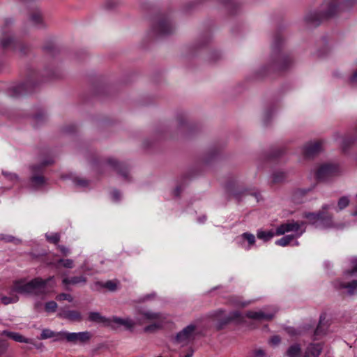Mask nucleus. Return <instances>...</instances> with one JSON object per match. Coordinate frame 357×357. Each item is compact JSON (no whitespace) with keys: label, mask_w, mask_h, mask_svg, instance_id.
Listing matches in <instances>:
<instances>
[{"label":"nucleus","mask_w":357,"mask_h":357,"mask_svg":"<svg viewBox=\"0 0 357 357\" xmlns=\"http://www.w3.org/2000/svg\"><path fill=\"white\" fill-rule=\"evenodd\" d=\"M50 282H54V276H50L45 280L38 277L29 282L24 279L15 280L11 287L10 296H1L0 300L2 303L8 305L19 301V297L15 294L33 296L45 295L48 292L47 287Z\"/></svg>","instance_id":"f257e3e1"},{"label":"nucleus","mask_w":357,"mask_h":357,"mask_svg":"<svg viewBox=\"0 0 357 357\" xmlns=\"http://www.w3.org/2000/svg\"><path fill=\"white\" fill-rule=\"evenodd\" d=\"M356 3L357 0H325L322 10L324 17H331L350 10Z\"/></svg>","instance_id":"f03ea898"},{"label":"nucleus","mask_w":357,"mask_h":357,"mask_svg":"<svg viewBox=\"0 0 357 357\" xmlns=\"http://www.w3.org/2000/svg\"><path fill=\"white\" fill-rule=\"evenodd\" d=\"M332 205L326 204L323 206L324 211L329 209ZM347 226L344 223H335L332 216L326 211L314 213V228L316 229L335 228L342 229Z\"/></svg>","instance_id":"7ed1b4c3"},{"label":"nucleus","mask_w":357,"mask_h":357,"mask_svg":"<svg viewBox=\"0 0 357 357\" xmlns=\"http://www.w3.org/2000/svg\"><path fill=\"white\" fill-rule=\"evenodd\" d=\"M54 162L52 159L43 161L42 164L33 165L31 167L32 176L29 180V188L33 190H36L42 188L45 184V178L42 175L43 168Z\"/></svg>","instance_id":"20e7f679"},{"label":"nucleus","mask_w":357,"mask_h":357,"mask_svg":"<svg viewBox=\"0 0 357 357\" xmlns=\"http://www.w3.org/2000/svg\"><path fill=\"white\" fill-rule=\"evenodd\" d=\"M340 168L337 164L325 162L319 166L316 172V177L320 181H326L339 175Z\"/></svg>","instance_id":"39448f33"},{"label":"nucleus","mask_w":357,"mask_h":357,"mask_svg":"<svg viewBox=\"0 0 357 357\" xmlns=\"http://www.w3.org/2000/svg\"><path fill=\"white\" fill-rule=\"evenodd\" d=\"M58 335L60 336L57 340H61L65 339L67 342L77 344H85L90 340L91 338V334L89 331H83L78 333H70L67 331H61L58 333Z\"/></svg>","instance_id":"423d86ee"},{"label":"nucleus","mask_w":357,"mask_h":357,"mask_svg":"<svg viewBox=\"0 0 357 357\" xmlns=\"http://www.w3.org/2000/svg\"><path fill=\"white\" fill-rule=\"evenodd\" d=\"M196 335V326L190 324L177 333L175 342L181 346H185L195 339Z\"/></svg>","instance_id":"0eeeda50"},{"label":"nucleus","mask_w":357,"mask_h":357,"mask_svg":"<svg viewBox=\"0 0 357 357\" xmlns=\"http://www.w3.org/2000/svg\"><path fill=\"white\" fill-rule=\"evenodd\" d=\"M213 316L218 321V329L222 328L225 325L231 321L241 319L242 318L241 313L238 310L232 311L226 315L222 310H218L213 313Z\"/></svg>","instance_id":"6e6552de"},{"label":"nucleus","mask_w":357,"mask_h":357,"mask_svg":"<svg viewBox=\"0 0 357 357\" xmlns=\"http://www.w3.org/2000/svg\"><path fill=\"white\" fill-rule=\"evenodd\" d=\"M276 312V310H273L271 312L249 310L246 312L245 317L255 321H269L273 319Z\"/></svg>","instance_id":"1a4fd4ad"},{"label":"nucleus","mask_w":357,"mask_h":357,"mask_svg":"<svg viewBox=\"0 0 357 357\" xmlns=\"http://www.w3.org/2000/svg\"><path fill=\"white\" fill-rule=\"evenodd\" d=\"M331 324V319L330 317L326 313H322L320 315L317 328L314 331V335H325L328 332Z\"/></svg>","instance_id":"9d476101"},{"label":"nucleus","mask_w":357,"mask_h":357,"mask_svg":"<svg viewBox=\"0 0 357 357\" xmlns=\"http://www.w3.org/2000/svg\"><path fill=\"white\" fill-rule=\"evenodd\" d=\"M33 89V84L30 82L22 83L10 88V96L15 98L31 93Z\"/></svg>","instance_id":"9b49d317"},{"label":"nucleus","mask_w":357,"mask_h":357,"mask_svg":"<svg viewBox=\"0 0 357 357\" xmlns=\"http://www.w3.org/2000/svg\"><path fill=\"white\" fill-rule=\"evenodd\" d=\"M0 47L3 49L10 48L12 50L19 49L20 52L24 53V45L20 42L15 40L10 36H3L0 38Z\"/></svg>","instance_id":"f8f14e48"},{"label":"nucleus","mask_w":357,"mask_h":357,"mask_svg":"<svg viewBox=\"0 0 357 357\" xmlns=\"http://www.w3.org/2000/svg\"><path fill=\"white\" fill-rule=\"evenodd\" d=\"M311 188H298L292 192L291 200L295 204H301L307 201L309 198Z\"/></svg>","instance_id":"ddd939ff"},{"label":"nucleus","mask_w":357,"mask_h":357,"mask_svg":"<svg viewBox=\"0 0 357 357\" xmlns=\"http://www.w3.org/2000/svg\"><path fill=\"white\" fill-rule=\"evenodd\" d=\"M155 31L160 36H167L172 33L174 26L169 20H162L155 26Z\"/></svg>","instance_id":"4468645a"},{"label":"nucleus","mask_w":357,"mask_h":357,"mask_svg":"<svg viewBox=\"0 0 357 357\" xmlns=\"http://www.w3.org/2000/svg\"><path fill=\"white\" fill-rule=\"evenodd\" d=\"M301 225L298 222L291 221L279 225L275 231V235H283L289 231H298Z\"/></svg>","instance_id":"2eb2a0df"},{"label":"nucleus","mask_w":357,"mask_h":357,"mask_svg":"<svg viewBox=\"0 0 357 357\" xmlns=\"http://www.w3.org/2000/svg\"><path fill=\"white\" fill-rule=\"evenodd\" d=\"M294 62V59L290 55L280 54L275 63V68L280 70H285L291 68Z\"/></svg>","instance_id":"dca6fc26"},{"label":"nucleus","mask_w":357,"mask_h":357,"mask_svg":"<svg viewBox=\"0 0 357 357\" xmlns=\"http://www.w3.org/2000/svg\"><path fill=\"white\" fill-rule=\"evenodd\" d=\"M137 312V314L141 315L144 319L149 321H158L162 319V314L160 312H155L143 308H138Z\"/></svg>","instance_id":"f3484780"},{"label":"nucleus","mask_w":357,"mask_h":357,"mask_svg":"<svg viewBox=\"0 0 357 357\" xmlns=\"http://www.w3.org/2000/svg\"><path fill=\"white\" fill-rule=\"evenodd\" d=\"M89 320L92 322L102 323L105 326L113 327L112 324L111 319L106 318L100 314L98 312H91L89 314Z\"/></svg>","instance_id":"a211bd4d"},{"label":"nucleus","mask_w":357,"mask_h":357,"mask_svg":"<svg viewBox=\"0 0 357 357\" xmlns=\"http://www.w3.org/2000/svg\"><path fill=\"white\" fill-rule=\"evenodd\" d=\"M112 324H113V327L115 326H123L128 330H132L135 326V322L129 318L122 319L118 317H113L111 318Z\"/></svg>","instance_id":"6ab92c4d"},{"label":"nucleus","mask_w":357,"mask_h":357,"mask_svg":"<svg viewBox=\"0 0 357 357\" xmlns=\"http://www.w3.org/2000/svg\"><path fill=\"white\" fill-rule=\"evenodd\" d=\"M107 164L111 167H113L114 169L123 178H127L128 177V168L124 167L122 164H120L116 160L109 158L107 160Z\"/></svg>","instance_id":"aec40b11"},{"label":"nucleus","mask_w":357,"mask_h":357,"mask_svg":"<svg viewBox=\"0 0 357 357\" xmlns=\"http://www.w3.org/2000/svg\"><path fill=\"white\" fill-rule=\"evenodd\" d=\"M59 316L61 318L66 319L70 321H80L82 319V316L79 312L77 310H61V312L59 314Z\"/></svg>","instance_id":"412c9836"},{"label":"nucleus","mask_w":357,"mask_h":357,"mask_svg":"<svg viewBox=\"0 0 357 357\" xmlns=\"http://www.w3.org/2000/svg\"><path fill=\"white\" fill-rule=\"evenodd\" d=\"M87 278L84 275L74 276L72 278L65 277L62 280V284L67 287L68 285H75L79 283L85 284Z\"/></svg>","instance_id":"4be33fe9"},{"label":"nucleus","mask_w":357,"mask_h":357,"mask_svg":"<svg viewBox=\"0 0 357 357\" xmlns=\"http://www.w3.org/2000/svg\"><path fill=\"white\" fill-rule=\"evenodd\" d=\"M31 23L38 29L45 26V23L40 11H34L30 16Z\"/></svg>","instance_id":"5701e85b"},{"label":"nucleus","mask_w":357,"mask_h":357,"mask_svg":"<svg viewBox=\"0 0 357 357\" xmlns=\"http://www.w3.org/2000/svg\"><path fill=\"white\" fill-rule=\"evenodd\" d=\"M337 287L340 289H347L349 295L357 294V280H353L351 282H338Z\"/></svg>","instance_id":"b1692460"},{"label":"nucleus","mask_w":357,"mask_h":357,"mask_svg":"<svg viewBox=\"0 0 357 357\" xmlns=\"http://www.w3.org/2000/svg\"><path fill=\"white\" fill-rule=\"evenodd\" d=\"M3 334H5L9 338L13 340L15 342H21V343H29L30 341L28 338L24 337L19 333L11 332V331H3Z\"/></svg>","instance_id":"393cba45"},{"label":"nucleus","mask_w":357,"mask_h":357,"mask_svg":"<svg viewBox=\"0 0 357 357\" xmlns=\"http://www.w3.org/2000/svg\"><path fill=\"white\" fill-rule=\"evenodd\" d=\"M301 351V347L298 344H294L290 346L287 350V356L288 357H298Z\"/></svg>","instance_id":"a878e982"},{"label":"nucleus","mask_w":357,"mask_h":357,"mask_svg":"<svg viewBox=\"0 0 357 357\" xmlns=\"http://www.w3.org/2000/svg\"><path fill=\"white\" fill-rule=\"evenodd\" d=\"M350 262L351 264V268L345 272L346 275L350 276L357 275V256H354L350 258Z\"/></svg>","instance_id":"bb28decb"},{"label":"nucleus","mask_w":357,"mask_h":357,"mask_svg":"<svg viewBox=\"0 0 357 357\" xmlns=\"http://www.w3.org/2000/svg\"><path fill=\"white\" fill-rule=\"evenodd\" d=\"M96 285L106 288L110 291H115L117 289V284L112 280H108L106 282H97Z\"/></svg>","instance_id":"cd10ccee"},{"label":"nucleus","mask_w":357,"mask_h":357,"mask_svg":"<svg viewBox=\"0 0 357 357\" xmlns=\"http://www.w3.org/2000/svg\"><path fill=\"white\" fill-rule=\"evenodd\" d=\"M54 337H56V340H58L57 339L60 337V336L58 335V333H56L55 332L52 331L50 329L45 328L42 331L39 339L40 340H45V339L52 338Z\"/></svg>","instance_id":"c85d7f7f"},{"label":"nucleus","mask_w":357,"mask_h":357,"mask_svg":"<svg viewBox=\"0 0 357 357\" xmlns=\"http://www.w3.org/2000/svg\"><path fill=\"white\" fill-rule=\"evenodd\" d=\"M257 236L258 238L261 239L264 241H268L274 236V233L271 231L259 230L257 231Z\"/></svg>","instance_id":"c756f323"},{"label":"nucleus","mask_w":357,"mask_h":357,"mask_svg":"<svg viewBox=\"0 0 357 357\" xmlns=\"http://www.w3.org/2000/svg\"><path fill=\"white\" fill-rule=\"evenodd\" d=\"M350 203V200L348 197L344 196L339 199L337 202V206L335 211L339 212L347 208Z\"/></svg>","instance_id":"7c9ffc66"},{"label":"nucleus","mask_w":357,"mask_h":357,"mask_svg":"<svg viewBox=\"0 0 357 357\" xmlns=\"http://www.w3.org/2000/svg\"><path fill=\"white\" fill-rule=\"evenodd\" d=\"M294 238V235H285L281 238L275 241V244L277 245L284 247L288 245L293 241Z\"/></svg>","instance_id":"2f4dec72"},{"label":"nucleus","mask_w":357,"mask_h":357,"mask_svg":"<svg viewBox=\"0 0 357 357\" xmlns=\"http://www.w3.org/2000/svg\"><path fill=\"white\" fill-rule=\"evenodd\" d=\"M0 240L3 241L6 243H13L15 245H19L22 243V241L12 235L0 234Z\"/></svg>","instance_id":"473e14b6"},{"label":"nucleus","mask_w":357,"mask_h":357,"mask_svg":"<svg viewBox=\"0 0 357 357\" xmlns=\"http://www.w3.org/2000/svg\"><path fill=\"white\" fill-rule=\"evenodd\" d=\"M302 154L304 158H309L312 156V142H308L302 149Z\"/></svg>","instance_id":"72a5a7b5"},{"label":"nucleus","mask_w":357,"mask_h":357,"mask_svg":"<svg viewBox=\"0 0 357 357\" xmlns=\"http://www.w3.org/2000/svg\"><path fill=\"white\" fill-rule=\"evenodd\" d=\"M241 239L246 240L248 242L249 245L248 248H245L247 250H249L250 246L254 245V243H255V236L253 234L248 232L243 233L241 236Z\"/></svg>","instance_id":"f704fd0d"},{"label":"nucleus","mask_w":357,"mask_h":357,"mask_svg":"<svg viewBox=\"0 0 357 357\" xmlns=\"http://www.w3.org/2000/svg\"><path fill=\"white\" fill-rule=\"evenodd\" d=\"M286 174L283 172H276L273 174V182L280 183L285 180Z\"/></svg>","instance_id":"c9c22d12"},{"label":"nucleus","mask_w":357,"mask_h":357,"mask_svg":"<svg viewBox=\"0 0 357 357\" xmlns=\"http://www.w3.org/2000/svg\"><path fill=\"white\" fill-rule=\"evenodd\" d=\"M57 264H61L66 268H73L74 267V261L71 259H60L57 261Z\"/></svg>","instance_id":"e433bc0d"},{"label":"nucleus","mask_w":357,"mask_h":357,"mask_svg":"<svg viewBox=\"0 0 357 357\" xmlns=\"http://www.w3.org/2000/svg\"><path fill=\"white\" fill-rule=\"evenodd\" d=\"M57 303L54 301H48L45 305V310L47 312H54L57 309Z\"/></svg>","instance_id":"4c0bfd02"},{"label":"nucleus","mask_w":357,"mask_h":357,"mask_svg":"<svg viewBox=\"0 0 357 357\" xmlns=\"http://www.w3.org/2000/svg\"><path fill=\"white\" fill-rule=\"evenodd\" d=\"M46 239L54 244H57L60 240V235L59 233H53L51 234H45Z\"/></svg>","instance_id":"58836bf2"},{"label":"nucleus","mask_w":357,"mask_h":357,"mask_svg":"<svg viewBox=\"0 0 357 357\" xmlns=\"http://www.w3.org/2000/svg\"><path fill=\"white\" fill-rule=\"evenodd\" d=\"M56 299L59 301H62L66 300L69 302H72L73 301V296L70 294H66V293H61V294H58L56 296Z\"/></svg>","instance_id":"ea45409f"},{"label":"nucleus","mask_w":357,"mask_h":357,"mask_svg":"<svg viewBox=\"0 0 357 357\" xmlns=\"http://www.w3.org/2000/svg\"><path fill=\"white\" fill-rule=\"evenodd\" d=\"M160 327H161V324L158 321H155L153 324L146 326L144 328V331L145 332H151V331H155L156 329L160 328Z\"/></svg>","instance_id":"a19ab883"},{"label":"nucleus","mask_w":357,"mask_h":357,"mask_svg":"<svg viewBox=\"0 0 357 357\" xmlns=\"http://www.w3.org/2000/svg\"><path fill=\"white\" fill-rule=\"evenodd\" d=\"M2 174H3V175L5 176V177L8 181H18V176L15 174L9 173V172H3Z\"/></svg>","instance_id":"79ce46f5"},{"label":"nucleus","mask_w":357,"mask_h":357,"mask_svg":"<svg viewBox=\"0 0 357 357\" xmlns=\"http://www.w3.org/2000/svg\"><path fill=\"white\" fill-rule=\"evenodd\" d=\"M324 142L321 141L314 142V155L322 150Z\"/></svg>","instance_id":"37998d69"},{"label":"nucleus","mask_w":357,"mask_h":357,"mask_svg":"<svg viewBox=\"0 0 357 357\" xmlns=\"http://www.w3.org/2000/svg\"><path fill=\"white\" fill-rule=\"evenodd\" d=\"M74 183L77 186L86 187V186L88 185L89 181L87 180H85V179L75 178L74 180Z\"/></svg>","instance_id":"c03bdc74"},{"label":"nucleus","mask_w":357,"mask_h":357,"mask_svg":"<svg viewBox=\"0 0 357 357\" xmlns=\"http://www.w3.org/2000/svg\"><path fill=\"white\" fill-rule=\"evenodd\" d=\"M286 332L291 336H296L300 334L298 331L293 327H287L286 328Z\"/></svg>","instance_id":"a18cd8bd"},{"label":"nucleus","mask_w":357,"mask_h":357,"mask_svg":"<svg viewBox=\"0 0 357 357\" xmlns=\"http://www.w3.org/2000/svg\"><path fill=\"white\" fill-rule=\"evenodd\" d=\"M323 349L321 344H314V357L320 354Z\"/></svg>","instance_id":"49530a36"},{"label":"nucleus","mask_w":357,"mask_h":357,"mask_svg":"<svg viewBox=\"0 0 357 357\" xmlns=\"http://www.w3.org/2000/svg\"><path fill=\"white\" fill-rule=\"evenodd\" d=\"M280 341H281V339H280V336H278V335H274V336H273V337L270 339V340H269V343H270L271 344H272L273 346H276V345H278V344H280Z\"/></svg>","instance_id":"de8ad7c7"},{"label":"nucleus","mask_w":357,"mask_h":357,"mask_svg":"<svg viewBox=\"0 0 357 357\" xmlns=\"http://www.w3.org/2000/svg\"><path fill=\"white\" fill-rule=\"evenodd\" d=\"M8 349V344L4 340H0V355L3 354Z\"/></svg>","instance_id":"09e8293b"},{"label":"nucleus","mask_w":357,"mask_h":357,"mask_svg":"<svg viewBox=\"0 0 357 357\" xmlns=\"http://www.w3.org/2000/svg\"><path fill=\"white\" fill-rule=\"evenodd\" d=\"M112 196L114 202H119L121 199V193L117 190H114L112 191Z\"/></svg>","instance_id":"8fccbe9b"},{"label":"nucleus","mask_w":357,"mask_h":357,"mask_svg":"<svg viewBox=\"0 0 357 357\" xmlns=\"http://www.w3.org/2000/svg\"><path fill=\"white\" fill-rule=\"evenodd\" d=\"M282 39L280 36H277L275 39H274V43H273V49H278L280 45V43H282Z\"/></svg>","instance_id":"3c124183"},{"label":"nucleus","mask_w":357,"mask_h":357,"mask_svg":"<svg viewBox=\"0 0 357 357\" xmlns=\"http://www.w3.org/2000/svg\"><path fill=\"white\" fill-rule=\"evenodd\" d=\"M352 143V140L350 139H344L342 142V149L344 151H346L347 147L349 144Z\"/></svg>","instance_id":"603ef678"},{"label":"nucleus","mask_w":357,"mask_h":357,"mask_svg":"<svg viewBox=\"0 0 357 357\" xmlns=\"http://www.w3.org/2000/svg\"><path fill=\"white\" fill-rule=\"evenodd\" d=\"M105 5L108 8H112L117 5V1L116 0H107Z\"/></svg>","instance_id":"864d4df0"},{"label":"nucleus","mask_w":357,"mask_h":357,"mask_svg":"<svg viewBox=\"0 0 357 357\" xmlns=\"http://www.w3.org/2000/svg\"><path fill=\"white\" fill-rule=\"evenodd\" d=\"M350 82L353 85L357 84V70L351 76V77H350Z\"/></svg>","instance_id":"5fc2aeb1"},{"label":"nucleus","mask_w":357,"mask_h":357,"mask_svg":"<svg viewBox=\"0 0 357 357\" xmlns=\"http://www.w3.org/2000/svg\"><path fill=\"white\" fill-rule=\"evenodd\" d=\"M58 248L61 250L62 254L65 256L68 255L70 253L69 249L63 245H58Z\"/></svg>","instance_id":"6e6d98bb"},{"label":"nucleus","mask_w":357,"mask_h":357,"mask_svg":"<svg viewBox=\"0 0 357 357\" xmlns=\"http://www.w3.org/2000/svg\"><path fill=\"white\" fill-rule=\"evenodd\" d=\"M304 20L307 24H311L312 22V14L311 13H307L305 15Z\"/></svg>","instance_id":"4d7b16f0"},{"label":"nucleus","mask_w":357,"mask_h":357,"mask_svg":"<svg viewBox=\"0 0 357 357\" xmlns=\"http://www.w3.org/2000/svg\"><path fill=\"white\" fill-rule=\"evenodd\" d=\"M155 296H156L155 293H152V294H146V296H144L142 298V301H147V300H150V299L154 298L155 297Z\"/></svg>","instance_id":"13d9d810"},{"label":"nucleus","mask_w":357,"mask_h":357,"mask_svg":"<svg viewBox=\"0 0 357 357\" xmlns=\"http://www.w3.org/2000/svg\"><path fill=\"white\" fill-rule=\"evenodd\" d=\"M181 190H182L181 187L177 186L176 188V189L174 190V195L175 197H178L180 195Z\"/></svg>","instance_id":"bf43d9fd"},{"label":"nucleus","mask_w":357,"mask_h":357,"mask_svg":"<svg viewBox=\"0 0 357 357\" xmlns=\"http://www.w3.org/2000/svg\"><path fill=\"white\" fill-rule=\"evenodd\" d=\"M264 355H265V353L261 349L256 350L255 352V356H257V357H258V356H264Z\"/></svg>","instance_id":"052dcab7"},{"label":"nucleus","mask_w":357,"mask_h":357,"mask_svg":"<svg viewBox=\"0 0 357 357\" xmlns=\"http://www.w3.org/2000/svg\"><path fill=\"white\" fill-rule=\"evenodd\" d=\"M178 123L180 126H183L185 122V119L183 116H179L177 119Z\"/></svg>","instance_id":"680f3d73"},{"label":"nucleus","mask_w":357,"mask_h":357,"mask_svg":"<svg viewBox=\"0 0 357 357\" xmlns=\"http://www.w3.org/2000/svg\"><path fill=\"white\" fill-rule=\"evenodd\" d=\"M234 303L235 305H236L238 306L241 305V306H243V307H244V306H245V305H248L250 303V302L241 303V302H240L238 301H234Z\"/></svg>","instance_id":"e2e57ef3"},{"label":"nucleus","mask_w":357,"mask_h":357,"mask_svg":"<svg viewBox=\"0 0 357 357\" xmlns=\"http://www.w3.org/2000/svg\"><path fill=\"white\" fill-rule=\"evenodd\" d=\"M270 115H271V112L270 111H266L265 112V114H264V122H265V123H267L268 119Z\"/></svg>","instance_id":"0e129e2a"},{"label":"nucleus","mask_w":357,"mask_h":357,"mask_svg":"<svg viewBox=\"0 0 357 357\" xmlns=\"http://www.w3.org/2000/svg\"><path fill=\"white\" fill-rule=\"evenodd\" d=\"M192 354H193V351H191L188 352L187 354H185L183 356H181V357H192Z\"/></svg>","instance_id":"69168bd1"},{"label":"nucleus","mask_w":357,"mask_h":357,"mask_svg":"<svg viewBox=\"0 0 357 357\" xmlns=\"http://www.w3.org/2000/svg\"><path fill=\"white\" fill-rule=\"evenodd\" d=\"M281 154H282V151L280 150V151H278V153L277 154H275L274 156L275 157H278V156H279Z\"/></svg>","instance_id":"338daca9"},{"label":"nucleus","mask_w":357,"mask_h":357,"mask_svg":"<svg viewBox=\"0 0 357 357\" xmlns=\"http://www.w3.org/2000/svg\"><path fill=\"white\" fill-rule=\"evenodd\" d=\"M12 22H13V21H12L11 20H7L6 21V23L7 24H11Z\"/></svg>","instance_id":"774afa93"}]
</instances>
